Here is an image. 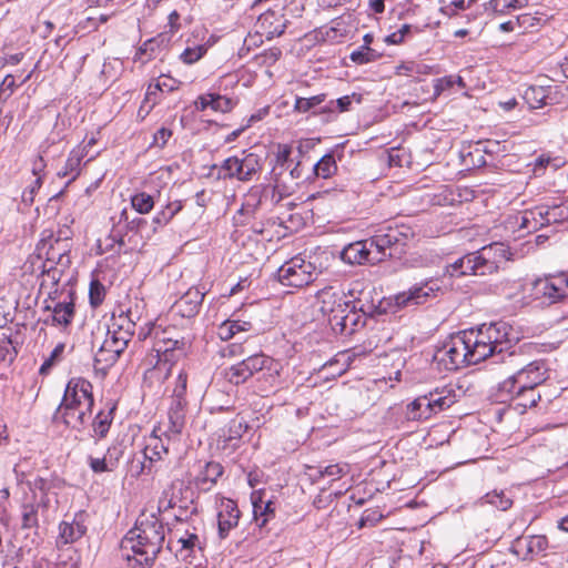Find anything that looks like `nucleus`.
<instances>
[{
    "label": "nucleus",
    "mask_w": 568,
    "mask_h": 568,
    "mask_svg": "<svg viewBox=\"0 0 568 568\" xmlns=\"http://www.w3.org/2000/svg\"><path fill=\"white\" fill-rule=\"evenodd\" d=\"M356 288L348 291L353 300H345L344 295H339L325 288L320 292V311L327 316V321L332 329L336 334L349 336L365 326L366 317L373 316L377 306L369 302L371 291H359V295L355 296Z\"/></svg>",
    "instance_id": "f257e3e1"
},
{
    "label": "nucleus",
    "mask_w": 568,
    "mask_h": 568,
    "mask_svg": "<svg viewBox=\"0 0 568 568\" xmlns=\"http://www.w3.org/2000/svg\"><path fill=\"white\" fill-rule=\"evenodd\" d=\"M164 538V526L159 517L143 513L121 541V548L132 551V555L126 554L129 561L135 560L140 568H150L162 549Z\"/></svg>",
    "instance_id": "f03ea898"
},
{
    "label": "nucleus",
    "mask_w": 568,
    "mask_h": 568,
    "mask_svg": "<svg viewBox=\"0 0 568 568\" xmlns=\"http://www.w3.org/2000/svg\"><path fill=\"white\" fill-rule=\"evenodd\" d=\"M468 332L473 335L474 354L477 358L485 361L490 357L494 364H505L508 368H517L521 365L520 355L507 338L506 323L484 324L478 329Z\"/></svg>",
    "instance_id": "7ed1b4c3"
},
{
    "label": "nucleus",
    "mask_w": 568,
    "mask_h": 568,
    "mask_svg": "<svg viewBox=\"0 0 568 568\" xmlns=\"http://www.w3.org/2000/svg\"><path fill=\"white\" fill-rule=\"evenodd\" d=\"M473 335L468 331L452 335L444 345L438 348L434 359L438 362L446 371H456L465 365H474L481 362L475 355L473 347Z\"/></svg>",
    "instance_id": "20e7f679"
},
{
    "label": "nucleus",
    "mask_w": 568,
    "mask_h": 568,
    "mask_svg": "<svg viewBox=\"0 0 568 568\" xmlns=\"http://www.w3.org/2000/svg\"><path fill=\"white\" fill-rule=\"evenodd\" d=\"M186 342L175 327H162L155 333V342L148 355V362L154 368L164 366L169 372L172 364L185 354Z\"/></svg>",
    "instance_id": "39448f33"
},
{
    "label": "nucleus",
    "mask_w": 568,
    "mask_h": 568,
    "mask_svg": "<svg viewBox=\"0 0 568 568\" xmlns=\"http://www.w3.org/2000/svg\"><path fill=\"white\" fill-rule=\"evenodd\" d=\"M509 247L500 242H494L480 250L469 253L465 262L466 267H471V275H488L498 271L500 265L510 260Z\"/></svg>",
    "instance_id": "423d86ee"
},
{
    "label": "nucleus",
    "mask_w": 568,
    "mask_h": 568,
    "mask_svg": "<svg viewBox=\"0 0 568 568\" xmlns=\"http://www.w3.org/2000/svg\"><path fill=\"white\" fill-rule=\"evenodd\" d=\"M517 371L498 385V393H514V388L536 389L548 378V367L545 361H534Z\"/></svg>",
    "instance_id": "0eeeda50"
},
{
    "label": "nucleus",
    "mask_w": 568,
    "mask_h": 568,
    "mask_svg": "<svg viewBox=\"0 0 568 568\" xmlns=\"http://www.w3.org/2000/svg\"><path fill=\"white\" fill-rule=\"evenodd\" d=\"M260 156L254 153L242 152V156H230L219 168V179H236L250 181L261 170Z\"/></svg>",
    "instance_id": "6e6552de"
},
{
    "label": "nucleus",
    "mask_w": 568,
    "mask_h": 568,
    "mask_svg": "<svg viewBox=\"0 0 568 568\" xmlns=\"http://www.w3.org/2000/svg\"><path fill=\"white\" fill-rule=\"evenodd\" d=\"M315 271L313 263L294 256L277 270V280L284 286L303 287L315 280Z\"/></svg>",
    "instance_id": "1a4fd4ad"
},
{
    "label": "nucleus",
    "mask_w": 568,
    "mask_h": 568,
    "mask_svg": "<svg viewBox=\"0 0 568 568\" xmlns=\"http://www.w3.org/2000/svg\"><path fill=\"white\" fill-rule=\"evenodd\" d=\"M386 257H392V253L381 252L374 235L363 241L349 243L341 252V258L351 265H362L365 263L375 264Z\"/></svg>",
    "instance_id": "9d476101"
},
{
    "label": "nucleus",
    "mask_w": 568,
    "mask_h": 568,
    "mask_svg": "<svg viewBox=\"0 0 568 568\" xmlns=\"http://www.w3.org/2000/svg\"><path fill=\"white\" fill-rule=\"evenodd\" d=\"M129 343L126 334L119 337L106 332L102 344L94 355L93 366L95 372L105 375L126 349Z\"/></svg>",
    "instance_id": "9b49d317"
},
{
    "label": "nucleus",
    "mask_w": 568,
    "mask_h": 568,
    "mask_svg": "<svg viewBox=\"0 0 568 568\" xmlns=\"http://www.w3.org/2000/svg\"><path fill=\"white\" fill-rule=\"evenodd\" d=\"M71 243L69 236H54L50 233L42 236L37 245L39 257H44L45 263L55 264L62 268H67L71 264L70 260Z\"/></svg>",
    "instance_id": "f8f14e48"
},
{
    "label": "nucleus",
    "mask_w": 568,
    "mask_h": 568,
    "mask_svg": "<svg viewBox=\"0 0 568 568\" xmlns=\"http://www.w3.org/2000/svg\"><path fill=\"white\" fill-rule=\"evenodd\" d=\"M92 384L84 378H71L65 387L60 405L92 410L94 398Z\"/></svg>",
    "instance_id": "ddd939ff"
},
{
    "label": "nucleus",
    "mask_w": 568,
    "mask_h": 568,
    "mask_svg": "<svg viewBox=\"0 0 568 568\" xmlns=\"http://www.w3.org/2000/svg\"><path fill=\"white\" fill-rule=\"evenodd\" d=\"M381 252L395 254L399 246H405L414 237L413 230L407 225H388L374 235Z\"/></svg>",
    "instance_id": "4468645a"
},
{
    "label": "nucleus",
    "mask_w": 568,
    "mask_h": 568,
    "mask_svg": "<svg viewBox=\"0 0 568 568\" xmlns=\"http://www.w3.org/2000/svg\"><path fill=\"white\" fill-rule=\"evenodd\" d=\"M534 290L549 303H557L568 296V274L561 273L539 278L535 282Z\"/></svg>",
    "instance_id": "2eb2a0df"
},
{
    "label": "nucleus",
    "mask_w": 568,
    "mask_h": 568,
    "mask_svg": "<svg viewBox=\"0 0 568 568\" xmlns=\"http://www.w3.org/2000/svg\"><path fill=\"white\" fill-rule=\"evenodd\" d=\"M217 510V534L225 539L230 531L239 525L241 511L237 504L230 498L221 497L216 503Z\"/></svg>",
    "instance_id": "dca6fc26"
},
{
    "label": "nucleus",
    "mask_w": 568,
    "mask_h": 568,
    "mask_svg": "<svg viewBox=\"0 0 568 568\" xmlns=\"http://www.w3.org/2000/svg\"><path fill=\"white\" fill-rule=\"evenodd\" d=\"M440 287L436 281H428L420 285L410 287L407 292H402L395 296L396 305L400 307L422 305L429 297H435Z\"/></svg>",
    "instance_id": "f3484780"
},
{
    "label": "nucleus",
    "mask_w": 568,
    "mask_h": 568,
    "mask_svg": "<svg viewBox=\"0 0 568 568\" xmlns=\"http://www.w3.org/2000/svg\"><path fill=\"white\" fill-rule=\"evenodd\" d=\"M286 23L287 20L281 10H267L258 17L255 27L257 33L271 40L284 33Z\"/></svg>",
    "instance_id": "a211bd4d"
},
{
    "label": "nucleus",
    "mask_w": 568,
    "mask_h": 568,
    "mask_svg": "<svg viewBox=\"0 0 568 568\" xmlns=\"http://www.w3.org/2000/svg\"><path fill=\"white\" fill-rule=\"evenodd\" d=\"M203 298L204 293L192 287L174 303L173 310L181 317L191 318L199 313Z\"/></svg>",
    "instance_id": "6ab92c4d"
},
{
    "label": "nucleus",
    "mask_w": 568,
    "mask_h": 568,
    "mask_svg": "<svg viewBox=\"0 0 568 568\" xmlns=\"http://www.w3.org/2000/svg\"><path fill=\"white\" fill-rule=\"evenodd\" d=\"M92 410L80 409L72 406H63L59 405L55 412V418L61 419V422L68 427L77 432H81L87 423L88 416H90Z\"/></svg>",
    "instance_id": "aec40b11"
},
{
    "label": "nucleus",
    "mask_w": 568,
    "mask_h": 568,
    "mask_svg": "<svg viewBox=\"0 0 568 568\" xmlns=\"http://www.w3.org/2000/svg\"><path fill=\"white\" fill-rule=\"evenodd\" d=\"M514 393H498L501 402L510 400L515 408L524 413L527 408L535 407L540 400V394L536 389H516Z\"/></svg>",
    "instance_id": "412c9836"
},
{
    "label": "nucleus",
    "mask_w": 568,
    "mask_h": 568,
    "mask_svg": "<svg viewBox=\"0 0 568 568\" xmlns=\"http://www.w3.org/2000/svg\"><path fill=\"white\" fill-rule=\"evenodd\" d=\"M424 397H426V403L429 404L427 407L429 417L433 414H437L449 408L456 402V394L454 389L447 387L442 389L437 388L434 392L424 395Z\"/></svg>",
    "instance_id": "4be33fe9"
},
{
    "label": "nucleus",
    "mask_w": 568,
    "mask_h": 568,
    "mask_svg": "<svg viewBox=\"0 0 568 568\" xmlns=\"http://www.w3.org/2000/svg\"><path fill=\"white\" fill-rule=\"evenodd\" d=\"M545 205H539L523 213H518L515 219L520 221V229L527 233L535 232L548 224L545 219Z\"/></svg>",
    "instance_id": "5701e85b"
},
{
    "label": "nucleus",
    "mask_w": 568,
    "mask_h": 568,
    "mask_svg": "<svg viewBox=\"0 0 568 568\" xmlns=\"http://www.w3.org/2000/svg\"><path fill=\"white\" fill-rule=\"evenodd\" d=\"M58 541L67 545L79 540L87 531L82 520L74 517L71 521H62L59 526Z\"/></svg>",
    "instance_id": "b1692460"
},
{
    "label": "nucleus",
    "mask_w": 568,
    "mask_h": 568,
    "mask_svg": "<svg viewBox=\"0 0 568 568\" xmlns=\"http://www.w3.org/2000/svg\"><path fill=\"white\" fill-rule=\"evenodd\" d=\"M83 156L84 150H82L81 148L73 149L70 152L64 166L60 171H58L59 178H70L68 181V185L79 176L80 165Z\"/></svg>",
    "instance_id": "393cba45"
},
{
    "label": "nucleus",
    "mask_w": 568,
    "mask_h": 568,
    "mask_svg": "<svg viewBox=\"0 0 568 568\" xmlns=\"http://www.w3.org/2000/svg\"><path fill=\"white\" fill-rule=\"evenodd\" d=\"M45 310L52 311V324L58 326H69L74 317V303L59 302L53 307L47 306Z\"/></svg>",
    "instance_id": "a878e982"
},
{
    "label": "nucleus",
    "mask_w": 568,
    "mask_h": 568,
    "mask_svg": "<svg viewBox=\"0 0 568 568\" xmlns=\"http://www.w3.org/2000/svg\"><path fill=\"white\" fill-rule=\"evenodd\" d=\"M185 426L184 413L168 412V425L162 435L168 442H178Z\"/></svg>",
    "instance_id": "bb28decb"
},
{
    "label": "nucleus",
    "mask_w": 568,
    "mask_h": 568,
    "mask_svg": "<svg viewBox=\"0 0 568 568\" xmlns=\"http://www.w3.org/2000/svg\"><path fill=\"white\" fill-rule=\"evenodd\" d=\"M251 329V322L240 320H227L219 326L217 335L221 339L227 341L234 337L237 333L248 332Z\"/></svg>",
    "instance_id": "cd10ccee"
},
{
    "label": "nucleus",
    "mask_w": 568,
    "mask_h": 568,
    "mask_svg": "<svg viewBox=\"0 0 568 568\" xmlns=\"http://www.w3.org/2000/svg\"><path fill=\"white\" fill-rule=\"evenodd\" d=\"M115 410V406L113 405L108 412L100 410L93 422L92 429L95 436L99 438H104L110 429V426L113 422V414Z\"/></svg>",
    "instance_id": "c85d7f7f"
},
{
    "label": "nucleus",
    "mask_w": 568,
    "mask_h": 568,
    "mask_svg": "<svg viewBox=\"0 0 568 568\" xmlns=\"http://www.w3.org/2000/svg\"><path fill=\"white\" fill-rule=\"evenodd\" d=\"M250 377H252L255 373L262 372L264 369H271L273 365V359L271 357L265 356L264 354H255L246 357L241 362Z\"/></svg>",
    "instance_id": "c756f323"
},
{
    "label": "nucleus",
    "mask_w": 568,
    "mask_h": 568,
    "mask_svg": "<svg viewBox=\"0 0 568 568\" xmlns=\"http://www.w3.org/2000/svg\"><path fill=\"white\" fill-rule=\"evenodd\" d=\"M223 474V466L216 462H209L204 468L196 476V483L199 485H214Z\"/></svg>",
    "instance_id": "7c9ffc66"
},
{
    "label": "nucleus",
    "mask_w": 568,
    "mask_h": 568,
    "mask_svg": "<svg viewBox=\"0 0 568 568\" xmlns=\"http://www.w3.org/2000/svg\"><path fill=\"white\" fill-rule=\"evenodd\" d=\"M169 453V446L164 445L162 438L158 435L151 437L150 443L144 448V457L150 463L161 460L163 455Z\"/></svg>",
    "instance_id": "2f4dec72"
},
{
    "label": "nucleus",
    "mask_w": 568,
    "mask_h": 568,
    "mask_svg": "<svg viewBox=\"0 0 568 568\" xmlns=\"http://www.w3.org/2000/svg\"><path fill=\"white\" fill-rule=\"evenodd\" d=\"M428 403H426V397L419 396L412 403L407 405L406 408V418L408 420H420L428 419L429 414L427 410Z\"/></svg>",
    "instance_id": "473e14b6"
},
{
    "label": "nucleus",
    "mask_w": 568,
    "mask_h": 568,
    "mask_svg": "<svg viewBox=\"0 0 568 568\" xmlns=\"http://www.w3.org/2000/svg\"><path fill=\"white\" fill-rule=\"evenodd\" d=\"M109 333L113 334V335H116L119 337L122 336V334H126L128 335V342H130L132 339V336L134 335L135 333V328L133 327V325L124 317V314L123 312L121 311V313L115 316L113 315V323L112 325L108 328Z\"/></svg>",
    "instance_id": "72a5a7b5"
},
{
    "label": "nucleus",
    "mask_w": 568,
    "mask_h": 568,
    "mask_svg": "<svg viewBox=\"0 0 568 568\" xmlns=\"http://www.w3.org/2000/svg\"><path fill=\"white\" fill-rule=\"evenodd\" d=\"M161 42L162 40L159 38L146 40L136 51L134 61H140L142 64H145L151 59L155 58Z\"/></svg>",
    "instance_id": "f704fd0d"
},
{
    "label": "nucleus",
    "mask_w": 568,
    "mask_h": 568,
    "mask_svg": "<svg viewBox=\"0 0 568 568\" xmlns=\"http://www.w3.org/2000/svg\"><path fill=\"white\" fill-rule=\"evenodd\" d=\"M316 176L328 179L337 172V164L332 153H327L314 165Z\"/></svg>",
    "instance_id": "c9c22d12"
},
{
    "label": "nucleus",
    "mask_w": 568,
    "mask_h": 568,
    "mask_svg": "<svg viewBox=\"0 0 568 568\" xmlns=\"http://www.w3.org/2000/svg\"><path fill=\"white\" fill-rule=\"evenodd\" d=\"M483 504H489L497 508L498 510L506 511L508 510L513 505V499L505 495L503 490H493L487 493L481 498Z\"/></svg>",
    "instance_id": "e433bc0d"
},
{
    "label": "nucleus",
    "mask_w": 568,
    "mask_h": 568,
    "mask_svg": "<svg viewBox=\"0 0 568 568\" xmlns=\"http://www.w3.org/2000/svg\"><path fill=\"white\" fill-rule=\"evenodd\" d=\"M547 93L544 87H529L525 93L524 99L531 109H539L547 104Z\"/></svg>",
    "instance_id": "4c0bfd02"
},
{
    "label": "nucleus",
    "mask_w": 568,
    "mask_h": 568,
    "mask_svg": "<svg viewBox=\"0 0 568 568\" xmlns=\"http://www.w3.org/2000/svg\"><path fill=\"white\" fill-rule=\"evenodd\" d=\"M525 4V0H489L488 9L498 16H505L513 10L521 9Z\"/></svg>",
    "instance_id": "58836bf2"
},
{
    "label": "nucleus",
    "mask_w": 568,
    "mask_h": 568,
    "mask_svg": "<svg viewBox=\"0 0 568 568\" xmlns=\"http://www.w3.org/2000/svg\"><path fill=\"white\" fill-rule=\"evenodd\" d=\"M183 205L181 201H173L168 203L160 210L153 217V223L156 225H166L181 210Z\"/></svg>",
    "instance_id": "ea45409f"
},
{
    "label": "nucleus",
    "mask_w": 568,
    "mask_h": 568,
    "mask_svg": "<svg viewBox=\"0 0 568 568\" xmlns=\"http://www.w3.org/2000/svg\"><path fill=\"white\" fill-rule=\"evenodd\" d=\"M274 515L275 508L271 500L260 506L255 505V508H253V518L260 529H263Z\"/></svg>",
    "instance_id": "a19ab883"
},
{
    "label": "nucleus",
    "mask_w": 568,
    "mask_h": 568,
    "mask_svg": "<svg viewBox=\"0 0 568 568\" xmlns=\"http://www.w3.org/2000/svg\"><path fill=\"white\" fill-rule=\"evenodd\" d=\"M132 207L140 214H148L154 207V197L146 192H138L131 196Z\"/></svg>",
    "instance_id": "79ce46f5"
},
{
    "label": "nucleus",
    "mask_w": 568,
    "mask_h": 568,
    "mask_svg": "<svg viewBox=\"0 0 568 568\" xmlns=\"http://www.w3.org/2000/svg\"><path fill=\"white\" fill-rule=\"evenodd\" d=\"M545 219L548 224L568 221V202L566 204L545 205Z\"/></svg>",
    "instance_id": "37998d69"
},
{
    "label": "nucleus",
    "mask_w": 568,
    "mask_h": 568,
    "mask_svg": "<svg viewBox=\"0 0 568 568\" xmlns=\"http://www.w3.org/2000/svg\"><path fill=\"white\" fill-rule=\"evenodd\" d=\"M63 270L61 266L50 263H43L42 270V280L41 286H45L47 284H51L52 286L57 285L62 276Z\"/></svg>",
    "instance_id": "c03bdc74"
},
{
    "label": "nucleus",
    "mask_w": 568,
    "mask_h": 568,
    "mask_svg": "<svg viewBox=\"0 0 568 568\" xmlns=\"http://www.w3.org/2000/svg\"><path fill=\"white\" fill-rule=\"evenodd\" d=\"M381 54L368 45H362L361 49L351 53L349 59L357 64H365L376 61Z\"/></svg>",
    "instance_id": "a18cd8bd"
},
{
    "label": "nucleus",
    "mask_w": 568,
    "mask_h": 568,
    "mask_svg": "<svg viewBox=\"0 0 568 568\" xmlns=\"http://www.w3.org/2000/svg\"><path fill=\"white\" fill-rule=\"evenodd\" d=\"M224 377L233 385L243 384L250 378L241 362L225 369Z\"/></svg>",
    "instance_id": "49530a36"
},
{
    "label": "nucleus",
    "mask_w": 568,
    "mask_h": 568,
    "mask_svg": "<svg viewBox=\"0 0 568 568\" xmlns=\"http://www.w3.org/2000/svg\"><path fill=\"white\" fill-rule=\"evenodd\" d=\"M326 94H317L311 98H300L295 99L294 110L300 113H305L312 110L313 108L320 105L325 101Z\"/></svg>",
    "instance_id": "de8ad7c7"
},
{
    "label": "nucleus",
    "mask_w": 568,
    "mask_h": 568,
    "mask_svg": "<svg viewBox=\"0 0 568 568\" xmlns=\"http://www.w3.org/2000/svg\"><path fill=\"white\" fill-rule=\"evenodd\" d=\"M124 314V317L133 325L135 328L136 324L142 320V315L144 312V304L142 301H135L134 303H130V305L125 310H121Z\"/></svg>",
    "instance_id": "09e8293b"
},
{
    "label": "nucleus",
    "mask_w": 568,
    "mask_h": 568,
    "mask_svg": "<svg viewBox=\"0 0 568 568\" xmlns=\"http://www.w3.org/2000/svg\"><path fill=\"white\" fill-rule=\"evenodd\" d=\"M123 455H124V446L121 443H115L108 447L104 456L109 463V466H111L113 471L118 468Z\"/></svg>",
    "instance_id": "8fccbe9b"
},
{
    "label": "nucleus",
    "mask_w": 568,
    "mask_h": 568,
    "mask_svg": "<svg viewBox=\"0 0 568 568\" xmlns=\"http://www.w3.org/2000/svg\"><path fill=\"white\" fill-rule=\"evenodd\" d=\"M317 473L320 477H329L332 480L338 479L342 476H344L346 473H348V465H328L326 467H318Z\"/></svg>",
    "instance_id": "3c124183"
},
{
    "label": "nucleus",
    "mask_w": 568,
    "mask_h": 568,
    "mask_svg": "<svg viewBox=\"0 0 568 568\" xmlns=\"http://www.w3.org/2000/svg\"><path fill=\"white\" fill-rule=\"evenodd\" d=\"M64 351V344L59 343L51 352L50 356L43 362V364L40 366L39 373L41 375H47L50 369L53 367V365L60 361L62 354Z\"/></svg>",
    "instance_id": "603ef678"
},
{
    "label": "nucleus",
    "mask_w": 568,
    "mask_h": 568,
    "mask_svg": "<svg viewBox=\"0 0 568 568\" xmlns=\"http://www.w3.org/2000/svg\"><path fill=\"white\" fill-rule=\"evenodd\" d=\"M90 304L93 307H98L102 304L105 297V287L98 280H94L90 284L89 291Z\"/></svg>",
    "instance_id": "864d4df0"
},
{
    "label": "nucleus",
    "mask_w": 568,
    "mask_h": 568,
    "mask_svg": "<svg viewBox=\"0 0 568 568\" xmlns=\"http://www.w3.org/2000/svg\"><path fill=\"white\" fill-rule=\"evenodd\" d=\"M38 526V509L32 504L22 506V528H33Z\"/></svg>",
    "instance_id": "5fc2aeb1"
},
{
    "label": "nucleus",
    "mask_w": 568,
    "mask_h": 568,
    "mask_svg": "<svg viewBox=\"0 0 568 568\" xmlns=\"http://www.w3.org/2000/svg\"><path fill=\"white\" fill-rule=\"evenodd\" d=\"M0 343L1 344H9L12 346V349L14 352V355L18 354L17 347L19 346L20 342L18 341V331L14 333L13 328L11 326H1L0 327Z\"/></svg>",
    "instance_id": "6e6d98bb"
},
{
    "label": "nucleus",
    "mask_w": 568,
    "mask_h": 568,
    "mask_svg": "<svg viewBox=\"0 0 568 568\" xmlns=\"http://www.w3.org/2000/svg\"><path fill=\"white\" fill-rule=\"evenodd\" d=\"M179 88V81L165 74H161L154 82V90H160L162 93L172 92Z\"/></svg>",
    "instance_id": "4d7b16f0"
},
{
    "label": "nucleus",
    "mask_w": 568,
    "mask_h": 568,
    "mask_svg": "<svg viewBox=\"0 0 568 568\" xmlns=\"http://www.w3.org/2000/svg\"><path fill=\"white\" fill-rule=\"evenodd\" d=\"M205 52H206V49L203 45H197L194 48H186L181 53V59L184 63L192 64V63L199 61L204 55Z\"/></svg>",
    "instance_id": "13d9d810"
},
{
    "label": "nucleus",
    "mask_w": 568,
    "mask_h": 568,
    "mask_svg": "<svg viewBox=\"0 0 568 568\" xmlns=\"http://www.w3.org/2000/svg\"><path fill=\"white\" fill-rule=\"evenodd\" d=\"M175 484H172L171 490L175 489ZM179 498L174 494V491L170 493L169 490H164L163 496L159 500V511H165L170 508L178 506Z\"/></svg>",
    "instance_id": "bf43d9fd"
},
{
    "label": "nucleus",
    "mask_w": 568,
    "mask_h": 568,
    "mask_svg": "<svg viewBox=\"0 0 568 568\" xmlns=\"http://www.w3.org/2000/svg\"><path fill=\"white\" fill-rule=\"evenodd\" d=\"M232 99L213 93L212 110L216 112H229L234 108Z\"/></svg>",
    "instance_id": "052dcab7"
},
{
    "label": "nucleus",
    "mask_w": 568,
    "mask_h": 568,
    "mask_svg": "<svg viewBox=\"0 0 568 568\" xmlns=\"http://www.w3.org/2000/svg\"><path fill=\"white\" fill-rule=\"evenodd\" d=\"M469 258V254L458 258L455 263L448 266V272L452 276L454 275H471V267H466V261Z\"/></svg>",
    "instance_id": "680f3d73"
},
{
    "label": "nucleus",
    "mask_w": 568,
    "mask_h": 568,
    "mask_svg": "<svg viewBox=\"0 0 568 568\" xmlns=\"http://www.w3.org/2000/svg\"><path fill=\"white\" fill-rule=\"evenodd\" d=\"M88 464H89V467L91 468V470L95 474L113 471L111 466H109V463H108L105 456H103L102 458H97V457L90 456L88 458Z\"/></svg>",
    "instance_id": "e2e57ef3"
},
{
    "label": "nucleus",
    "mask_w": 568,
    "mask_h": 568,
    "mask_svg": "<svg viewBox=\"0 0 568 568\" xmlns=\"http://www.w3.org/2000/svg\"><path fill=\"white\" fill-rule=\"evenodd\" d=\"M187 386V375L183 371L179 373L175 379V386L172 392V398H185Z\"/></svg>",
    "instance_id": "0e129e2a"
},
{
    "label": "nucleus",
    "mask_w": 568,
    "mask_h": 568,
    "mask_svg": "<svg viewBox=\"0 0 568 568\" xmlns=\"http://www.w3.org/2000/svg\"><path fill=\"white\" fill-rule=\"evenodd\" d=\"M162 329L161 325L155 324L154 322H148L143 327L140 328L138 333V338L140 341H146L148 338H151L153 343L155 342V333Z\"/></svg>",
    "instance_id": "69168bd1"
},
{
    "label": "nucleus",
    "mask_w": 568,
    "mask_h": 568,
    "mask_svg": "<svg viewBox=\"0 0 568 568\" xmlns=\"http://www.w3.org/2000/svg\"><path fill=\"white\" fill-rule=\"evenodd\" d=\"M410 24H403L397 31L388 34L385 38L387 44H400L405 37L410 32Z\"/></svg>",
    "instance_id": "338daca9"
},
{
    "label": "nucleus",
    "mask_w": 568,
    "mask_h": 568,
    "mask_svg": "<svg viewBox=\"0 0 568 568\" xmlns=\"http://www.w3.org/2000/svg\"><path fill=\"white\" fill-rule=\"evenodd\" d=\"M353 100H356L357 103H361L362 97L359 94L353 93L352 95H344L338 98L336 101H331V104H335L339 112L348 111Z\"/></svg>",
    "instance_id": "774afa93"
}]
</instances>
